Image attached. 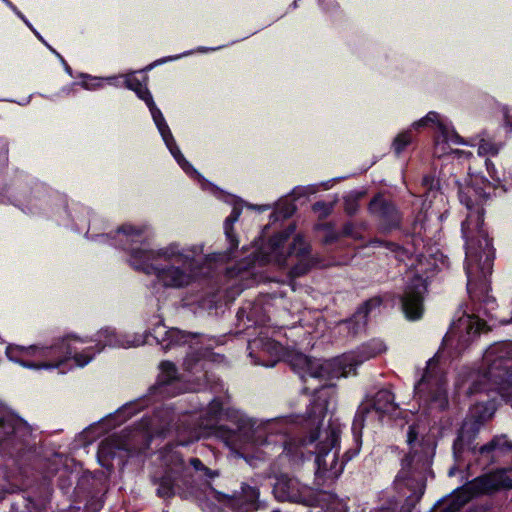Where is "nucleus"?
Instances as JSON below:
<instances>
[{
  "label": "nucleus",
  "mask_w": 512,
  "mask_h": 512,
  "mask_svg": "<svg viewBox=\"0 0 512 512\" xmlns=\"http://www.w3.org/2000/svg\"><path fill=\"white\" fill-rule=\"evenodd\" d=\"M331 389V385H321L313 391L308 387L303 388L304 394H313L314 397L306 411L307 420L314 426L308 434L291 435L290 425L283 418L267 420L255 428V421L242 417L231 424H215L213 433L232 449L246 442H254L265 447L271 445L273 449L281 450V454L293 459L303 454L302 448L315 444V463L318 471L326 474L328 478H338L343 473L345 465L360 452L365 421L372 416L381 419L384 415L394 412L398 405L395 403L393 392L386 388L377 391L370 401L360 404L351 426L353 446L344 453L339 462L338 450L331 453L339 446V431L333 428L327 430L325 440L318 441L328 411V391Z\"/></svg>",
  "instance_id": "nucleus-1"
},
{
  "label": "nucleus",
  "mask_w": 512,
  "mask_h": 512,
  "mask_svg": "<svg viewBox=\"0 0 512 512\" xmlns=\"http://www.w3.org/2000/svg\"><path fill=\"white\" fill-rule=\"evenodd\" d=\"M488 186L487 178L475 176L458 189L460 203L467 209V216L461 223V232L465 239L467 292L472 303L471 312L464 311L450 327V333L458 337L456 349L459 352L467 349L481 332L490 330L488 321L508 323L495 314L498 304L496 298L489 294L495 248L492 238L484 229V205L491 198L492 190Z\"/></svg>",
  "instance_id": "nucleus-2"
},
{
  "label": "nucleus",
  "mask_w": 512,
  "mask_h": 512,
  "mask_svg": "<svg viewBox=\"0 0 512 512\" xmlns=\"http://www.w3.org/2000/svg\"><path fill=\"white\" fill-rule=\"evenodd\" d=\"M147 226L123 224L113 236L114 245L130 255V265L147 275L156 276L165 287L183 288L190 285L199 268L194 256L184 254L179 245L171 243L157 250L149 248Z\"/></svg>",
  "instance_id": "nucleus-3"
},
{
  "label": "nucleus",
  "mask_w": 512,
  "mask_h": 512,
  "mask_svg": "<svg viewBox=\"0 0 512 512\" xmlns=\"http://www.w3.org/2000/svg\"><path fill=\"white\" fill-rule=\"evenodd\" d=\"M71 335L55 339L50 345L19 346L9 344L5 354L7 358L29 369L58 368L71 358L79 367L87 365L96 354L106 346L120 347L123 342L114 329L106 327L97 333L95 346L87 347L82 352H76L70 345Z\"/></svg>",
  "instance_id": "nucleus-4"
},
{
  "label": "nucleus",
  "mask_w": 512,
  "mask_h": 512,
  "mask_svg": "<svg viewBox=\"0 0 512 512\" xmlns=\"http://www.w3.org/2000/svg\"><path fill=\"white\" fill-rule=\"evenodd\" d=\"M29 424L11 411L0 416V469L14 467L20 471L29 465L34 447L29 443Z\"/></svg>",
  "instance_id": "nucleus-5"
},
{
  "label": "nucleus",
  "mask_w": 512,
  "mask_h": 512,
  "mask_svg": "<svg viewBox=\"0 0 512 512\" xmlns=\"http://www.w3.org/2000/svg\"><path fill=\"white\" fill-rule=\"evenodd\" d=\"M484 372L472 382L468 395L495 390L500 394H512V342L490 345L483 355Z\"/></svg>",
  "instance_id": "nucleus-6"
},
{
  "label": "nucleus",
  "mask_w": 512,
  "mask_h": 512,
  "mask_svg": "<svg viewBox=\"0 0 512 512\" xmlns=\"http://www.w3.org/2000/svg\"><path fill=\"white\" fill-rule=\"evenodd\" d=\"M415 395L429 409L444 411L448 408L447 378L437 366L435 359L427 362L422 377L414 386Z\"/></svg>",
  "instance_id": "nucleus-7"
},
{
  "label": "nucleus",
  "mask_w": 512,
  "mask_h": 512,
  "mask_svg": "<svg viewBox=\"0 0 512 512\" xmlns=\"http://www.w3.org/2000/svg\"><path fill=\"white\" fill-rule=\"evenodd\" d=\"M159 368L160 374L155 384L149 387L148 393L138 401L125 404L117 410V416L121 418L120 421L132 417L152 400L173 397L177 394L174 391L175 386L179 382L176 365L171 361H162Z\"/></svg>",
  "instance_id": "nucleus-8"
},
{
  "label": "nucleus",
  "mask_w": 512,
  "mask_h": 512,
  "mask_svg": "<svg viewBox=\"0 0 512 512\" xmlns=\"http://www.w3.org/2000/svg\"><path fill=\"white\" fill-rule=\"evenodd\" d=\"M367 210L375 220L380 233L388 235L394 231L401 230L403 223V212L394 200L377 192L369 201Z\"/></svg>",
  "instance_id": "nucleus-9"
},
{
  "label": "nucleus",
  "mask_w": 512,
  "mask_h": 512,
  "mask_svg": "<svg viewBox=\"0 0 512 512\" xmlns=\"http://www.w3.org/2000/svg\"><path fill=\"white\" fill-rule=\"evenodd\" d=\"M272 492L280 502L304 504L316 506L318 498L310 488L303 486L300 482L288 474H280L276 477Z\"/></svg>",
  "instance_id": "nucleus-10"
},
{
  "label": "nucleus",
  "mask_w": 512,
  "mask_h": 512,
  "mask_svg": "<svg viewBox=\"0 0 512 512\" xmlns=\"http://www.w3.org/2000/svg\"><path fill=\"white\" fill-rule=\"evenodd\" d=\"M426 292L427 282L422 276L416 274L407 282L400 297L401 308L407 319L415 321L422 317Z\"/></svg>",
  "instance_id": "nucleus-11"
},
{
  "label": "nucleus",
  "mask_w": 512,
  "mask_h": 512,
  "mask_svg": "<svg viewBox=\"0 0 512 512\" xmlns=\"http://www.w3.org/2000/svg\"><path fill=\"white\" fill-rule=\"evenodd\" d=\"M150 334L164 350L185 345L192 349V345L203 344L205 337L201 333L187 332L179 328H167L162 322L155 325Z\"/></svg>",
  "instance_id": "nucleus-12"
},
{
  "label": "nucleus",
  "mask_w": 512,
  "mask_h": 512,
  "mask_svg": "<svg viewBox=\"0 0 512 512\" xmlns=\"http://www.w3.org/2000/svg\"><path fill=\"white\" fill-rule=\"evenodd\" d=\"M483 419L481 416L465 419L453 441L452 452L455 461H461L467 449L473 456L479 455L475 441L480 433Z\"/></svg>",
  "instance_id": "nucleus-13"
},
{
  "label": "nucleus",
  "mask_w": 512,
  "mask_h": 512,
  "mask_svg": "<svg viewBox=\"0 0 512 512\" xmlns=\"http://www.w3.org/2000/svg\"><path fill=\"white\" fill-rule=\"evenodd\" d=\"M130 455L131 452L127 444L115 437L103 440L97 451L99 464L108 471H112L115 466L120 469L124 468Z\"/></svg>",
  "instance_id": "nucleus-14"
},
{
  "label": "nucleus",
  "mask_w": 512,
  "mask_h": 512,
  "mask_svg": "<svg viewBox=\"0 0 512 512\" xmlns=\"http://www.w3.org/2000/svg\"><path fill=\"white\" fill-rule=\"evenodd\" d=\"M383 303L380 296H373L365 300L351 317L340 322V326L346 330L347 336H356L365 330L369 314L379 308Z\"/></svg>",
  "instance_id": "nucleus-15"
},
{
  "label": "nucleus",
  "mask_w": 512,
  "mask_h": 512,
  "mask_svg": "<svg viewBox=\"0 0 512 512\" xmlns=\"http://www.w3.org/2000/svg\"><path fill=\"white\" fill-rule=\"evenodd\" d=\"M108 476L102 470L84 471L78 478L75 492L78 496L97 498L107 490Z\"/></svg>",
  "instance_id": "nucleus-16"
},
{
  "label": "nucleus",
  "mask_w": 512,
  "mask_h": 512,
  "mask_svg": "<svg viewBox=\"0 0 512 512\" xmlns=\"http://www.w3.org/2000/svg\"><path fill=\"white\" fill-rule=\"evenodd\" d=\"M288 254L299 259V262L293 266L292 273L296 276L307 274L315 264L311 256V246L302 235H296L288 247Z\"/></svg>",
  "instance_id": "nucleus-17"
},
{
  "label": "nucleus",
  "mask_w": 512,
  "mask_h": 512,
  "mask_svg": "<svg viewBox=\"0 0 512 512\" xmlns=\"http://www.w3.org/2000/svg\"><path fill=\"white\" fill-rule=\"evenodd\" d=\"M422 127H432L437 130L438 135L435 136L436 145L452 142L454 144L462 143L460 136L455 131H449L448 127L440 120V115L435 111H430L422 119L414 122L412 128L419 130Z\"/></svg>",
  "instance_id": "nucleus-18"
},
{
  "label": "nucleus",
  "mask_w": 512,
  "mask_h": 512,
  "mask_svg": "<svg viewBox=\"0 0 512 512\" xmlns=\"http://www.w3.org/2000/svg\"><path fill=\"white\" fill-rule=\"evenodd\" d=\"M290 366L303 379L305 375L319 380H326L329 376V370L325 365L303 353L294 354L290 359Z\"/></svg>",
  "instance_id": "nucleus-19"
},
{
  "label": "nucleus",
  "mask_w": 512,
  "mask_h": 512,
  "mask_svg": "<svg viewBox=\"0 0 512 512\" xmlns=\"http://www.w3.org/2000/svg\"><path fill=\"white\" fill-rule=\"evenodd\" d=\"M510 481V476L507 475V469H498L491 474H485L477 477L475 483L477 488L482 494L491 495L501 490H510L506 485Z\"/></svg>",
  "instance_id": "nucleus-20"
},
{
  "label": "nucleus",
  "mask_w": 512,
  "mask_h": 512,
  "mask_svg": "<svg viewBox=\"0 0 512 512\" xmlns=\"http://www.w3.org/2000/svg\"><path fill=\"white\" fill-rule=\"evenodd\" d=\"M180 478L178 469L168 468L163 471L160 477L154 475L151 481L156 488V495L162 499H169L175 496V487Z\"/></svg>",
  "instance_id": "nucleus-21"
},
{
  "label": "nucleus",
  "mask_w": 512,
  "mask_h": 512,
  "mask_svg": "<svg viewBox=\"0 0 512 512\" xmlns=\"http://www.w3.org/2000/svg\"><path fill=\"white\" fill-rule=\"evenodd\" d=\"M124 83L126 88L134 91L137 97L145 102L152 115L153 121L156 119L162 120L163 114L161 110L156 106L152 94L147 88L146 84L143 85L142 82L133 75L128 76Z\"/></svg>",
  "instance_id": "nucleus-22"
},
{
  "label": "nucleus",
  "mask_w": 512,
  "mask_h": 512,
  "mask_svg": "<svg viewBox=\"0 0 512 512\" xmlns=\"http://www.w3.org/2000/svg\"><path fill=\"white\" fill-rule=\"evenodd\" d=\"M385 345L382 341L372 339L358 346L349 355V362L351 366H359L365 361L377 357L385 351Z\"/></svg>",
  "instance_id": "nucleus-23"
},
{
  "label": "nucleus",
  "mask_w": 512,
  "mask_h": 512,
  "mask_svg": "<svg viewBox=\"0 0 512 512\" xmlns=\"http://www.w3.org/2000/svg\"><path fill=\"white\" fill-rule=\"evenodd\" d=\"M209 355V348L203 347L202 345L200 347H194V345H192V349H189L183 361L184 370L192 374L204 372L206 358Z\"/></svg>",
  "instance_id": "nucleus-24"
},
{
  "label": "nucleus",
  "mask_w": 512,
  "mask_h": 512,
  "mask_svg": "<svg viewBox=\"0 0 512 512\" xmlns=\"http://www.w3.org/2000/svg\"><path fill=\"white\" fill-rule=\"evenodd\" d=\"M421 463V468L426 469L430 465V460L427 454H420L417 451L407 454L401 462V469L396 476L397 481H410L412 479L413 471L417 468L414 465Z\"/></svg>",
  "instance_id": "nucleus-25"
},
{
  "label": "nucleus",
  "mask_w": 512,
  "mask_h": 512,
  "mask_svg": "<svg viewBox=\"0 0 512 512\" xmlns=\"http://www.w3.org/2000/svg\"><path fill=\"white\" fill-rule=\"evenodd\" d=\"M241 213L242 209L237 206H234L232 208L230 215L224 221V232L226 240L229 243V247L227 250V253L229 255L236 251L239 245V239L234 231V223L238 221Z\"/></svg>",
  "instance_id": "nucleus-26"
},
{
  "label": "nucleus",
  "mask_w": 512,
  "mask_h": 512,
  "mask_svg": "<svg viewBox=\"0 0 512 512\" xmlns=\"http://www.w3.org/2000/svg\"><path fill=\"white\" fill-rule=\"evenodd\" d=\"M512 450V442L508 440L507 435H495L488 443L482 445L478 449L481 456H488L494 451L507 453Z\"/></svg>",
  "instance_id": "nucleus-27"
},
{
  "label": "nucleus",
  "mask_w": 512,
  "mask_h": 512,
  "mask_svg": "<svg viewBox=\"0 0 512 512\" xmlns=\"http://www.w3.org/2000/svg\"><path fill=\"white\" fill-rule=\"evenodd\" d=\"M485 167L492 181H489V188L493 191L501 189L502 192H508L512 188V182H508L505 177H501L500 172L496 169L495 164L489 159H485Z\"/></svg>",
  "instance_id": "nucleus-28"
},
{
  "label": "nucleus",
  "mask_w": 512,
  "mask_h": 512,
  "mask_svg": "<svg viewBox=\"0 0 512 512\" xmlns=\"http://www.w3.org/2000/svg\"><path fill=\"white\" fill-rule=\"evenodd\" d=\"M154 123H155L159 133L161 134L162 139H163L165 145L167 146V148L169 149L170 153L172 154L174 159H177L178 156H180L182 153L176 144V141L171 133V130H170L164 116H162V120L156 119L154 121Z\"/></svg>",
  "instance_id": "nucleus-29"
},
{
  "label": "nucleus",
  "mask_w": 512,
  "mask_h": 512,
  "mask_svg": "<svg viewBox=\"0 0 512 512\" xmlns=\"http://www.w3.org/2000/svg\"><path fill=\"white\" fill-rule=\"evenodd\" d=\"M421 188L425 201L432 202L440 192V181L432 174H426L422 177Z\"/></svg>",
  "instance_id": "nucleus-30"
},
{
  "label": "nucleus",
  "mask_w": 512,
  "mask_h": 512,
  "mask_svg": "<svg viewBox=\"0 0 512 512\" xmlns=\"http://www.w3.org/2000/svg\"><path fill=\"white\" fill-rule=\"evenodd\" d=\"M38 510V504L32 498L18 495L17 499L10 502L7 512H37Z\"/></svg>",
  "instance_id": "nucleus-31"
},
{
  "label": "nucleus",
  "mask_w": 512,
  "mask_h": 512,
  "mask_svg": "<svg viewBox=\"0 0 512 512\" xmlns=\"http://www.w3.org/2000/svg\"><path fill=\"white\" fill-rule=\"evenodd\" d=\"M365 196V191H351L344 197V211L348 216H354L359 210V202Z\"/></svg>",
  "instance_id": "nucleus-32"
},
{
  "label": "nucleus",
  "mask_w": 512,
  "mask_h": 512,
  "mask_svg": "<svg viewBox=\"0 0 512 512\" xmlns=\"http://www.w3.org/2000/svg\"><path fill=\"white\" fill-rule=\"evenodd\" d=\"M398 501L394 496L387 493H382L379 498V503L370 512H397Z\"/></svg>",
  "instance_id": "nucleus-33"
},
{
  "label": "nucleus",
  "mask_w": 512,
  "mask_h": 512,
  "mask_svg": "<svg viewBox=\"0 0 512 512\" xmlns=\"http://www.w3.org/2000/svg\"><path fill=\"white\" fill-rule=\"evenodd\" d=\"M412 130L399 133L392 142V148L396 155H400L412 143Z\"/></svg>",
  "instance_id": "nucleus-34"
},
{
  "label": "nucleus",
  "mask_w": 512,
  "mask_h": 512,
  "mask_svg": "<svg viewBox=\"0 0 512 512\" xmlns=\"http://www.w3.org/2000/svg\"><path fill=\"white\" fill-rule=\"evenodd\" d=\"M294 231L295 225H289L285 230L275 233L270 239L271 245L275 248L283 247Z\"/></svg>",
  "instance_id": "nucleus-35"
},
{
  "label": "nucleus",
  "mask_w": 512,
  "mask_h": 512,
  "mask_svg": "<svg viewBox=\"0 0 512 512\" xmlns=\"http://www.w3.org/2000/svg\"><path fill=\"white\" fill-rule=\"evenodd\" d=\"M181 425H184V421H180L179 424L176 426V431L178 433V436L181 437L180 427ZM185 436L183 438H179V445H188L189 443L193 442L194 440L198 439V432L188 425L185 428Z\"/></svg>",
  "instance_id": "nucleus-36"
},
{
  "label": "nucleus",
  "mask_w": 512,
  "mask_h": 512,
  "mask_svg": "<svg viewBox=\"0 0 512 512\" xmlns=\"http://www.w3.org/2000/svg\"><path fill=\"white\" fill-rule=\"evenodd\" d=\"M422 495V490L414 491L411 495L406 497L398 512H412Z\"/></svg>",
  "instance_id": "nucleus-37"
},
{
  "label": "nucleus",
  "mask_w": 512,
  "mask_h": 512,
  "mask_svg": "<svg viewBox=\"0 0 512 512\" xmlns=\"http://www.w3.org/2000/svg\"><path fill=\"white\" fill-rule=\"evenodd\" d=\"M295 211L296 206L293 203H284L283 205L276 208V210L273 212V216H275V220L289 219L293 216Z\"/></svg>",
  "instance_id": "nucleus-38"
},
{
  "label": "nucleus",
  "mask_w": 512,
  "mask_h": 512,
  "mask_svg": "<svg viewBox=\"0 0 512 512\" xmlns=\"http://www.w3.org/2000/svg\"><path fill=\"white\" fill-rule=\"evenodd\" d=\"M82 78L84 80L79 83L84 89L87 90H95L102 86V78L94 77L91 75L83 74ZM74 85H77L78 83H73Z\"/></svg>",
  "instance_id": "nucleus-39"
},
{
  "label": "nucleus",
  "mask_w": 512,
  "mask_h": 512,
  "mask_svg": "<svg viewBox=\"0 0 512 512\" xmlns=\"http://www.w3.org/2000/svg\"><path fill=\"white\" fill-rule=\"evenodd\" d=\"M223 412V403L220 399L214 398L208 406L207 415L214 420L220 419Z\"/></svg>",
  "instance_id": "nucleus-40"
},
{
  "label": "nucleus",
  "mask_w": 512,
  "mask_h": 512,
  "mask_svg": "<svg viewBox=\"0 0 512 512\" xmlns=\"http://www.w3.org/2000/svg\"><path fill=\"white\" fill-rule=\"evenodd\" d=\"M324 228L326 229V233L322 239L323 244L331 245L340 239V232L335 231L330 223L324 224Z\"/></svg>",
  "instance_id": "nucleus-41"
},
{
  "label": "nucleus",
  "mask_w": 512,
  "mask_h": 512,
  "mask_svg": "<svg viewBox=\"0 0 512 512\" xmlns=\"http://www.w3.org/2000/svg\"><path fill=\"white\" fill-rule=\"evenodd\" d=\"M243 494H244V497L246 498V501L248 502V504L250 506H255L256 502L258 501V498H259V491L257 488L255 487H251L249 485H245L243 488Z\"/></svg>",
  "instance_id": "nucleus-42"
},
{
  "label": "nucleus",
  "mask_w": 512,
  "mask_h": 512,
  "mask_svg": "<svg viewBox=\"0 0 512 512\" xmlns=\"http://www.w3.org/2000/svg\"><path fill=\"white\" fill-rule=\"evenodd\" d=\"M499 152V149L498 147L493 144V143H490V142H482L480 145H479V148H478V153L479 155H491V156H496Z\"/></svg>",
  "instance_id": "nucleus-43"
},
{
  "label": "nucleus",
  "mask_w": 512,
  "mask_h": 512,
  "mask_svg": "<svg viewBox=\"0 0 512 512\" xmlns=\"http://www.w3.org/2000/svg\"><path fill=\"white\" fill-rule=\"evenodd\" d=\"M375 243H378L380 246L385 247L386 249L395 252V253H404L405 249L396 242L389 240L376 239Z\"/></svg>",
  "instance_id": "nucleus-44"
},
{
  "label": "nucleus",
  "mask_w": 512,
  "mask_h": 512,
  "mask_svg": "<svg viewBox=\"0 0 512 512\" xmlns=\"http://www.w3.org/2000/svg\"><path fill=\"white\" fill-rule=\"evenodd\" d=\"M175 160L188 175L198 174L197 170L192 166V164L189 161L186 160L183 154L178 156V158Z\"/></svg>",
  "instance_id": "nucleus-45"
},
{
  "label": "nucleus",
  "mask_w": 512,
  "mask_h": 512,
  "mask_svg": "<svg viewBox=\"0 0 512 512\" xmlns=\"http://www.w3.org/2000/svg\"><path fill=\"white\" fill-rule=\"evenodd\" d=\"M244 316L247 318V327L258 325V321L255 319L252 310L247 314L245 308H240L237 312L238 321H243Z\"/></svg>",
  "instance_id": "nucleus-46"
},
{
  "label": "nucleus",
  "mask_w": 512,
  "mask_h": 512,
  "mask_svg": "<svg viewBox=\"0 0 512 512\" xmlns=\"http://www.w3.org/2000/svg\"><path fill=\"white\" fill-rule=\"evenodd\" d=\"M418 426L416 424H411L408 426L407 431V444L412 448L418 439Z\"/></svg>",
  "instance_id": "nucleus-47"
},
{
  "label": "nucleus",
  "mask_w": 512,
  "mask_h": 512,
  "mask_svg": "<svg viewBox=\"0 0 512 512\" xmlns=\"http://www.w3.org/2000/svg\"><path fill=\"white\" fill-rule=\"evenodd\" d=\"M8 163V143L0 137V165Z\"/></svg>",
  "instance_id": "nucleus-48"
},
{
  "label": "nucleus",
  "mask_w": 512,
  "mask_h": 512,
  "mask_svg": "<svg viewBox=\"0 0 512 512\" xmlns=\"http://www.w3.org/2000/svg\"><path fill=\"white\" fill-rule=\"evenodd\" d=\"M341 236L356 238L355 225L352 222H346L340 231Z\"/></svg>",
  "instance_id": "nucleus-49"
},
{
  "label": "nucleus",
  "mask_w": 512,
  "mask_h": 512,
  "mask_svg": "<svg viewBox=\"0 0 512 512\" xmlns=\"http://www.w3.org/2000/svg\"><path fill=\"white\" fill-rule=\"evenodd\" d=\"M20 19L24 21L26 25H29V21L23 15V13L14 5L10 0H2Z\"/></svg>",
  "instance_id": "nucleus-50"
},
{
  "label": "nucleus",
  "mask_w": 512,
  "mask_h": 512,
  "mask_svg": "<svg viewBox=\"0 0 512 512\" xmlns=\"http://www.w3.org/2000/svg\"><path fill=\"white\" fill-rule=\"evenodd\" d=\"M462 509V504L454 503L452 500L441 509L440 512H459Z\"/></svg>",
  "instance_id": "nucleus-51"
},
{
  "label": "nucleus",
  "mask_w": 512,
  "mask_h": 512,
  "mask_svg": "<svg viewBox=\"0 0 512 512\" xmlns=\"http://www.w3.org/2000/svg\"><path fill=\"white\" fill-rule=\"evenodd\" d=\"M190 465L194 468L195 471L203 472L204 468L206 467L203 462L196 457H193L189 460Z\"/></svg>",
  "instance_id": "nucleus-52"
},
{
  "label": "nucleus",
  "mask_w": 512,
  "mask_h": 512,
  "mask_svg": "<svg viewBox=\"0 0 512 512\" xmlns=\"http://www.w3.org/2000/svg\"><path fill=\"white\" fill-rule=\"evenodd\" d=\"M59 487L62 489V490H68L71 486H72V481L70 479V476H60L59 479Z\"/></svg>",
  "instance_id": "nucleus-53"
},
{
  "label": "nucleus",
  "mask_w": 512,
  "mask_h": 512,
  "mask_svg": "<svg viewBox=\"0 0 512 512\" xmlns=\"http://www.w3.org/2000/svg\"><path fill=\"white\" fill-rule=\"evenodd\" d=\"M452 501L454 503L459 504V505L461 503L462 504V508H463L465 506V504L467 503L468 498L465 495H457L454 498H452Z\"/></svg>",
  "instance_id": "nucleus-54"
},
{
  "label": "nucleus",
  "mask_w": 512,
  "mask_h": 512,
  "mask_svg": "<svg viewBox=\"0 0 512 512\" xmlns=\"http://www.w3.org/2000/svg\"><path fill=\"white\" fill-rule=\"evenodd\" d=\"M452 501L454 503L459 504V505L461 503L462 504V508H463L465 506V504L467 503L468 498L465 495H457L454 498H452Z\"/></svg>",
  "instance_id": "nucleus-55"
},
{
  "label": "nucleus",
  "mask_w": 512,
  "mask_h": 512,
  "mask_svg": "<svg viewBox=\"0 0 512 512\" xmlns=\"http://www.w3.org/2000/svg\"><path fill=\"white\" fill-rule=\"evenodd\" d=\"M203 474L207 478H210V479H213L214 477L218 476V472L217 471H214V470L208 468L207 466L204 468Z\"/></svg>",
  "instance_id": "nucleus-56"
},
{
  "label": "nucleus",
  "mask_w": 512,
  "mask_h": 512,
  "mask_svg": "<svg viewBox=\"0 0 512 512\" xmlns=\"http://www.w3.org/2000/svg\"><path fill=\"white\" fill-rule=\"evenodd\" d=\"M57 55L61 58V60H62V62H63V64H64V66H65V70H66V72H67V73H69V75H72V69H71V67L67 64V62L64 60V58H63L60 54H58V53H57Z\"/></svg>",
  "instance_id": "nucleus-57"
},
{
  "label": "nucleus",
  "mask_w": 512,
  "mask_h": 512,
  "mask_svg": "<svg viewBox=\"0 0 512 512\" xmlns=\"http://www.w3.org/2000/svg\"><path fill=\"white\" fill-rule=\"evenodd\" d=\"M325 206V203L323 201H317L313 204V210L318 211L319 209H322V207Z\"/></svg>",
  "instance_id": "nucleus-58"
},
{
  "label": "nucleus",
  "mask_w": 512,
  "mask_h": 512,
  "mask_svg": "<svg viewBox=\"0 0 512 512\" xmlns=\"http://www.w3.org/2000/svg\"><path fill=\"white\" fill-rule=\"evenodd\" d=\"M507 471H510L512 472V467H510L509 469H507ZM506 485L510 488V490L512 489V478L510 477V481L506 483Z\"/></svg>",
  "instance_id": "nucleus-59"
},
{
  "label": "nucleus",
  "mask_w": 512,
  "mask_h": 512,
  "mask_svg": "<svg viewBox=\"0 0 512 512\" xmlns=\"http://www.w3.org/2000/svg\"><path fill=\"white\" fill-rule=\"evenodd\" d=\"M27 26H28L30 29H32V32H33V33H35V34L37 33V32H36V30L32 28V25H31L30 23H29V25H27Z\"/></svg>",
  "instance_id": "nucleus-60"
},
{
  "label": "nucleus",
  "mask_w": 512,
  "mask_h": 512,
  "mask_svg": "<svg viewBox=\"0 0 512 512\" xmlns=\"http://www.w3.org/2000/svg\"><path fill=\"white\" fill-rule=\"evenodd\" d=\"M27 26H28L30 29H32V32H33V33H35V34L37 33V32H36V30L32 28V25H31L30 23H29V25H27Z\"/></svg>",
  "instance_id": "nucleus-61"
},
{
  "label": "nucleus",
  "mask_w": 512,
  "mask_h": 512,
  "mask_svg": "<svg viewBox=\"0 0 512 512\" xmlns=\"http://www.w3.org/2000/svg\"><path fill=\"white\" fill-rule=\"evenodd\" d=\"M36 35H37V37H38L39 39L43 40V39H42V37H41V35H39L38 33H36Z\"/></svg>",
  "instance_id": "nucleus-62"
}]
</instances>
